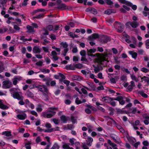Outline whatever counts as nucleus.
Segmentation results:
<instances>
[{
	"label": "nucleus",
	"instance_id": "603ef678",
	"mask_svg": "<svg viewBox=\"0 0 149 149\" xmlns=\"http://www.w3.org/2000/svg\"><path fill=\"white\" fill-rule=\"evenodd\" d=\"M53 121L54 124L56 125H58L59 124V121L58 119H56V118H53Z\"/></svg>",
	"mask_w": 149,
	"mask_h": 149
},
{
	"label": "nucleus",
	"instance_id": "9b49d317",
	"mask_svg": "<svg viewBox=\"0 0 149 149\" xmlns=\"http://www.w3.org/2000/svg\"><path fill=\"white\" fill-rule=\"evenodd\" d=\"M42 116L45 118H50L54 116L55 115L54 113H53L52 114L51 113H47L46 112H44L42 113Z\"/></svg>",
	"mask_w": 149,
	"mask_h": 149
},
{
	"label": "nucleus",
	"instance_id": "473e14b6",
	"mask_svg": "<svg viewBox=\"0 0 149 149\" xmlns=\"http://www.w3.org/2000/svg\"><path fill=\"white\" fill-rule=\"evenodd\" d=\"M44 15L43 14H41L38 15H37L33 17L34 19H39L41 18H43L44 17Z\"/></svg>",
	"mask_w": 149,
	"mask_h": 149
},
{
	"label": "nucleus",
	"instance_id": "052dcab7",
	"mask_svg": "<svg viewBox=\"0 0 149 149\" xmlns=\"http://www.w3.org/2000/svg\"><path fill=\"white\" fill-rule=\"evenodd\" d=\"M127 134L128 135V136H127V138L128 141L130 142H132L133 141V140L132 139V138L129 136V134L128 133H127Z\"/></svg>",
	"mask_w": 149,
	"mask_h": 149
},
{
	"label": "nucleus",
	"instance_id": "aec40b11",
	"mask_svg": "<svg viewBox=\"0 0 149 149\" xmlns=\"http://www.w3.org/2000/svg\"><path fill=\"white\" fill-rule=\"evenodd\" d=\"M102 101L107 103H109L110 102L109 97L108 96H105L102 98Z\"/></svg>",
	"mask_w": 149,
	"mask_h": 149
},
{
	"label": "nucleus",
	"instance_id": "412c9836",
	"mask_svg": "<svg viewBox=\"0 0 149 149\" xmlns=\"http://www.w3.org/2000/svg\"><path fill=\"white\" fill-rule=\"evenodd\" d=\"M26 95L28 97L30 98H32L34 97L33 94L29 90L26 91Z\"/></svg>",
	"mask_w": 149,
	"mask_h": 149
},
{
	"label": "nucleus",
	"instance_id": "a18cd8bd",
	"mask_svg": "<svg viewBox=\"0 0 149 149\" xmlns=\"http://www.w3.org/2000/svg\"><path fill=\"white\" fill-rule=\"evenodd\" d=\"M38 1L40 3H42V5L43 6H45L47 4V2L46 1Z\"/></svg>",
	"mask_w": 149,
	"mask_h": 149
},
{
	"label": "nucleus",
	"instance_id": "dca6fc26",
	"mask_svg": "<svg viewBox=\"0 0 149 149\" xmlns=\"http://www.w3.org/2000/svg\"><path fill=\"white\" fill-rule=\"evenodd\" d=\"M52 79L49 77H45L43 79V80L45 81V84L47 86H50V81H52Z\"/></svg>",
	"mask_w": 149,
	"mask_h": 149
},
{
	"label": "nucleus",
	"instance_id": "c756f323",
	"mask_svg": "<svg viewBox=\"0 0 149 149\" xmlns=\"http://www.w3.org/2000/svg\"><path fill=\"white\" fill-rule=\"evenodd\" d=\"M3 135H5L7 136H11V132L9 131H5L2 132Z\"/></svg>",
	"mask_w": 149,
	"mask_h": 149
},
{
	"label": "nucleus",
	"instance_id": "6ab92c4d",
	"mask_svg": "<svg viewBox=\"0 0 149 149\" xmlns=\"http://www.w3.org/2000/svg\"><path fill=\"white\" fill-rule=\"evenodd\" d=\"M139 25V23L136 21H133L131 22V24H130V26L131 27L134 28H136Z\"/></svg>",
	"mask_w": 149,
	"mask_h": 149
},
{
	"label": "nucleus",
	"instance_id": "0eeeda50",
	"mask_svg": "<svg viewBox=\"0 0 149 149\" xmlns=\"http://www.w3.org/2000/svg\"><path fill=\"white\" fill-rule=\"evenodd\" d=\"M111 40L110 37L107 36H103L101 39V42L103 43H106Z\"/></svg>",
	"mask_w": 149,
	"mask_h": 149
},
{
	"label": "nucleus",
	"instance_id": "a19ab883",
	"mask_svg": "<svg viewBox=\"0 0 149 149\" xmlns=\"http://www.w3.org/2000/svg\"><path fill=\"white\" fill-rule=\"evenodd\" d=\"M90 86L92 88L93 91H96V86L95 84L92 83L90 84Z\"/></svg>",
	"mask_w": 149,
	"mask_h": 149
},
{
	"label": "nucleus",
	"instance_id": "3c124183",
	"mask_svg": "<svg viewBox=\"0 0 149 149\" xmlns=\"http://www.w3.org/2000/svg\"><path fill=\"white\" fill-rule=\"evenodd\" d=\"M92 36L94 39L98 38L99 37V35L97 33H94L92 34Z\"/></svg>",
	"mask_w": 149,
	"mask_h": 149
},
{
	"label": "nucleus",
	"instance_id": "5701e85b",
	"mask_svg": "<svg viewBox=\"0 0 149 149\" xmlns=\"http://www.w3.org/2000/svg\"><path fill=\"white\" fill-rule=\"evenodd\" d=\"M93 66L94 68V71L95 73H97L100 71V69L99 68V66L98 65H97L96 66L95 65H93Z\"/></svg>",
	"mask_w": 149,
	"mask_h": 149
},
{
	"label": "nucleus",
	"instance_id": "e433bc0d",
	"mask_svg": "<svg viewBox=\"0 0 149 149\" xmlns=\"http://www.w3.org/2000/svg\"><path fill=\"white\" fill-rule=\"evenodd\" d=\"M141 71L143 72L147 73L149 72V70L145 67H143L141 68Z\"/></svg>",
	"mask_w": 149,
	"mask_h": 149
},
{
	"label": "nucleus",
	"instance_id": "bf43d9fd",
	"mask_svg": "<svg viewBox=\"0 0 149 149\" xmlns=\"http://www.w3.org/2000/svg\"><path fill=\"white\" fill-rule=\"evenodd\" d=\"M102 55L104 58H106V57H108V54L107 52H104L102 54Z\"/></svg>",
	"mask_w": 149,
	"mask_h": 149
},
{
	"label": "nucleus",
	"instance_id": "8fccbe9b",
	"mask_svg": "<svg viewBox=\"0 0 149 149\" xmlns=\"http://www.w3.org/2000/svg\"><path fill=\"white\" fill-rule=\"evenodd\" d=\"M43 62L42 61H39L36 63V65L39 66H41L42 65Z\"/></svg>",
	"mask_w": 149,
	"mask_h": 149
},
{
	"label": "nucleus",
	"instance_id": "4468645a",
	"mask_svg": "<svg viewBox=\"0 0 149 149\" xmlns=\"http://www.w3.org/2000/svg\"><path fill=\"white\" fill-rule=\"evenodd\" d=\"M96 49L94 48L91 49L89 50L87 49V54L89 56H93V53H94L96 51Z\"/></svg>",
	"mask_w": 149,
	"mask_h": 149
},
{
	"label": "nucleus",
	"instance_id": "b1692460",
	"mask_svg": "<svg viewBox=\"0 0 149 149\" xmlns=\"http://www.w3.org/2000/svg\"><path fill=\"white\" fill-rule=\"evenodd\" d=\"M65 68L67 70H75V67L72 66L71 64L67 65Z\"/></svg>",
	"mask_w": 149,
	"mask_h": 149
},
{
	"label": "nucleus",
	"instance_id": "f257e3e1",
	"mask_svg": "<svg viewBox=\"0 0 149 149\" xmlns=\"http://www.w3.org/2000/svg\"><path fill=\"white\" fill-rule=\"evenodd\" d=\"M114 26L118 32L121 33L123 32V29L124 28V25L123 24L119 22L116 21L114 22Z\"/></svg>",
	"mask_w": 149,
	"mask_h": 149
},
{
	"label": "nucleus",
	"instance_id": "49530a36",
	"mask_svg": "<svg viewBox=\"0 0 149 149\" xmlns=\"http://www.w3.org/2000/svg\"><path fill=\"white\" fill-rule=\"evenodd\" d=\"M50 38L52 40H54L56 39V36L53 34H52L49 36Z\"/></svg>",
	"mask_w": 149,
	"mask_h": 149
},
{
	"label": "nucleus",
	"instance_id": "c9c22d12",
	"mask_svg": "<svg viewBox=\"0 0 149 149\" xmlns=\"http://www.w3.org/2000/svg\"><path fill=\"white\" fill-rule=\"evenodd\" d=\"M123 99V97L121 96H117L116 98H115L114 100L118 101L119 102L120 100H122Z\"/></svg>",
	"mask_w": 149,
	"mask_h": 149
},
{
	"label": "nucleus",
	"instance_id": "4c0bfd02",
	"mask_svg": "<svg viewBox=\"0 0 149 149\" xmlns=\"http://www.w3.org/2000/svg\"><path fill=\"white\" fill-rule=\"evenodd\" d=\"M25 111H22L21 109H15L16 113H19V114L24 113V112H25Z\"/></svg>",
	"mask_w": 149,
	"mask_h": 149
},
{
	"label": "nucleus",
	"instance_id": "7ed1b4c3",
	"mask_svg": "<svg viewBox=\"0 0 149 149\" xmlns=\"http://www.w3.org/2000/svg\"><path fill=\"white\" fill-rule=\"evenodd\" d=\"M119 2L125 4L128 6L131 7L132 9L135 10L137 8V6L135 5H133V4L127 1H119Z\"/></svg>",
	"mask_w": 149,
	"mask_h": 149
},
{
	"label": "nucleus",
	"instance_id": "72a5a7b5",
	"mask_svg": "<svg viewBox=\"0 0 149 149\" xmlns=\"http://www.w3.org/2000/svg\"><path fill=\"white\" fill-rule=\"evenodd\" d=\"M130 76L132 80L136 82H137L139 81V79L137 78L135 75H131Z\"/></svg>",
	"mask_w": 149,
	"mask_h": 149
},
{
	"label": "nucleus",
	"instance_id": "c85d7f7f",
	"mask_svg": "<svg viewBox=\"0 0 149 149\" xmlns=\"http://www.w3.org/2000/svg\"><path fill=\"white\" fill-rule=\"evenodd\" d=\"M60 45L63 46V47L65 49L68 48V45L67 42H62L60 43Z\"/></svg>",
	"mask_w": 149,
	"mask_h": 149
},
{
	"label": "nucleus",
	"instance_id": "e2e57ef3",
	"mask_svg": "<svg viewBox=\"0 0 149 149\" xmlns=\"http://www.w3.org/2000/svg\"><path fill=\"white\" fill-rule=\"evenodd\" d=\"M9 30L10 31V33H15L16 32V31H14L12 28V27L11 26H9Z\"/></svg>",
	"mask_w": 149,
	"mask_h": 149
},
{
	"label": "nucleus",
	"instance_id": "37998d69",
	"mask_svg": "<svg viewBox=\"0 0 149 149\" xmlns=\"http://www.w3.org/2000/svg\"><path fill=\"white\" fill-rule=\"evenodd\" d=\"M80 55L83 56H84L86 55V52L85 50H83L81 51L80 52Z\"/></svg>",
	"mask_w": 149,
	"mask_h": 149
},
{
	"label": "nucleus",
	"instance_id": "ea45409f",
	"mask_svg": "<svg viewBox=\"0 0 149 149\" xmlns=\"http://www.w3.org/2000/svg\"><path fill=\"white\" fill-rule=\"evenodd\" d=\"M112 10V9H108L105 11V14L109 15L113 12Z\"/></svg>",
	"mask_w": 149,
	"mask_h": 149
},
{
	"label": "nucleus",
	"instance_id": "6e6d98bb",
	"mask_svg": "<svg viewBox=\"0 0 149 149\" xmlns=\"http://www.w3.org/2000/svg\"><path fill=\"white\" fill-rule=\"evenodd\" d=\"M69 50L68 48L65 49H64V53L62 54L64 56H65L66 55V54Z\"/></svg>",
	"mask_w": 149,
	"mask_h": 149
},
{
	"label": "nucleus",
	"instance_id": "f8f14e48",
	"mask_svg": "<svg viewBox=\"0 0 149 149\" xmlns=\"http://www.w3.org/2000/svg\"><path fill=\"white\" fill-rule=\"evenodd\" d=\"M22 78L20 77H15L13 79V84L14 85H16L17 82L22 80Z\"/></svg>",
	"mask_w": 149,
	"mask_h": 149
},
{
	"label": "nucleus",
	"instance_id": "774afa93",
	"mask_svg": "<svg viewBox=\"0 0 149 149\" xmlns=\"http://www.w3.org/2000/svg\"><path fill=\"white\" fill-rule=\"evenodd\" d=\"M82 144L83 145L81 146V147L83 148V149H89V148L85 143H82Z\"/></svg>",
	"mask_w": 149,
	"mask_h": 149
},
{
	"label": "nucleus",
	"instance_id": "09e8293b",
	"mask_svg": "<svg viewBox=\"0 0 149 149\" xmlns=\"http://www.w3.org/2000/svg\"><path fill=\"white\" fill-rule=\"evenodd\" d=\"M70 120H71L73 123L74 124L76 123V120L75 119V117L73 116H72L70 118Z\"/></svg>",
	"mask_w": 149,
	"mask_h": 149
},
{
	"label": "nucleus",
	"instance_id": "ddd939ff",
	"mask_svg": "<svg viewBox=\"0 0 149 149\" xmlns=\"http://www.w3.org/2000/svg\"><path fill=\"white\" fill-rule=\"evenodd\" d=\"M9 107L4 104L2 100H0V108L3 110L7 109L9 108Z\"/></svg>",
	"mask_w": 149,
	"mask_h": 149
},
{
	"label": "nucleus",
	"instance_id": "864d4df0",
	"mask_svg": "<svg viewBox=\"0 0 149 149\" xmlns=\"http://www.w3.org/2000/svg\"><path fill=\"white\" fill-rule=\"evenodd\" d=\"M78 52V49L77 47L75 46L72 49V52L73 53H76Z\"/></svg>",
	"mask_w": 149,
	"mask_h": 149
},
{
	"label": "nucleus",
	"instance_id": "69168bd1",
	"mask_svg": "<svg viewBox=\"0 0 149 149\" xmlns=\"http://www.w3.org/2000/svg\"><path fill=\"white\" fill-rule=\"evenodd\" d=\"M133 87H134L130 85L128 86V87L127 88V89L129 92H131L133 90Z\"/></svg>",
	"mask_w": 149,
	"mask_h": 149
},
{
	"label": "nucleus",
	"instance_id": "4d7b16f0",
	"mask_svg": "<svg viewBox=\"0 0 149 149\" xmlns=\"http://www.w3.org/2000/svg\"><path fill=\"white\" fill-rule=\"evenodd\" d=\"M112 50L113 52V53L114 54H116L118 53V51L115 48H113L112 49Z\"/></svg>",
	"mask_w": 149,
	"mask_h": 149
},
{
	"label": "nucleus",
	"instance_id": "423d86ee",
	"mask_svg": "<svg viewBox=\"0 0 149 149\" xmlns=\"http://www.w3.org/2000/svg\"><path fill=\"white\" fill-rule=\"evenodd\" d=\"M20 92L17 91V92H15L13 95V97L14 99H17L18 100H22L23 98H24L23 96L22 95H20L19 93Z\"/></svg>",
	"mask_w": 149,
	"mask_h": 149
},
{
	"label": "nucleus",
	"instance_id": "a211bd4d",
	"mask_svg": "<svg viewBox=\"0 0 149 149\" xmlns=\"http://www.w3.org/2000/svg\"><path fill=\"white\" fill-rule=\"evenodd\" d=\"M93 139L91 137H88L87 138V140H86L87 141V144L89 146H91L92 145V143L93 141Z\"/></svg>",
	"mask_w": 149,
	"mask_h": 149
},
{
	"label": "nucleus",
	"instance_id": "6e6552de",
	"mask_svg": "<svg viewBox=\"0 0 149 149\" xmlns=\"http://www.w3.org/2000/svg\"><path fill=\"white\" fill-rule=\"evenodd\" d=\"M86 11L90 12L94 15H96L97 13V10L95 9L92 7H89L87 8L86 9Z\"/></svg>",
	"mask_w": 149,
	"mask_h": 149
},
{
	"label": "nucleus",
	"instance_id": "39448f33",
	"mask_svg": "<svg viewBox=\"0 0 149 149\" xmlns=\"http://www.w3.org/2000/svg\"><path fill=\"white\" fill-rule=\"evenodd\" d=\"M39 90L43 93L44 92H46V93H48L49 91L46 86L45 85H38V88Z\"/></svg>",
	"mask_w": 149,
	"mask_h": 149
},
{
	"label": "nucleus",
	"instance_id": "1a4fd4ad",
	"mask_svg": "<svg viewBox=\"0 0 149 149\" xmlns=\"http://www.w3.org/2000/svg\"><path fill=\"white\" fill-rule=\"evenodd\" d=\"M22 114H18L16 116L17 119L20 120H24L27 118L26 114L24 112Z\"/></svg>",
	"mask_w": 149,
	"mask_h": 149
},
{
	"label": "nucleus",
	"instance_id": "4be33fe9",
	"mask_svg": "<svg viewBox=\"0 0 149 149\" xmlns=\"http://www.w3.org/2000/svg\"><path fill=\"white\" fill-rule=\"evenodd\" d=\"M73 78L74 80L80 81L82 80V77L78 75H75L73 76Z\"/></svg>",
	"mask_w": 149,
	"mask_h": 149
},
{
	"label": "nucleus",
	"instance_id": "f704fd0d",
	"mask_svg": "<svg viewBox=\"0 0 149 149\" xmlns=\"http://www.w3.org/2000/svg\"><path fill=\"white\" fill-rule=\"evenodd\" d=\"M41 71L44 73H49L50 72V70L49 69L45 68L41 69Z\"/></svg>",
	"mask_w": 149,
	"mask_h": 149
},
{
	"label": "nucleus",
	"instance_id": "7c9ffc66",
	"mask_svg": "<svg viewBox=\"0 0 149 149\" xmlns=\"http://www.w3.org/2000/svg\"><path fill=\"white\" fill-rule=\"evenodd\" d=\"M108 109L109 111H110L109 113V114L110 115L112 116L114 115V109L113 108L111 107H109Z\"/></svg>",
	"mask_w": 149,
	"mask_h": 149
},
{
	"label": "nucleus",
	"instance_id": "c03bdc74",
	"mask_svg": "<svg viewBox=\"0 0 149 149\" xmlns=\"http://www.w3.org/2000/svg\"><path fill=\"white\" fill-rule=\"evenodd\" d=\"M142 144L144 146H149V143L147 140L143 141L142 143Z\"/></svg>",
	"mask_w": 149,
	"mask_h": 149
},
{
	"label": "nucleus",
	"instance_id": "f3484780",
	"mask_svg": "<svg viewBox=\"0 0 149 149\" xmlns=\"http://www.w3.org/2000/svg\"><path fill=\"white\" fill-rule=\"evenodd\" d=\"M129 53L132 56V57L134 59H136L137 56V54L134 52L133 51H129Z\"/></svg>",
	"mask_w": 149,
	"mask_h": 149
},
{
	"label": "nucleus",
	"instance_id": "f03ea898",
	"mask_svg": "<svg viewBox=\"0 0 149 149\" xmlns=\"http://www.w3.org/2000/svg\"><path fill=\"white\" fill-rule=\"evenodd\" d=\"M56 8L58 9L64 10L68 8V6L64 3H62L61 1H56Z\"/></svg>",
	"mask_w": 149,
	"mask_h": 149
},
{
	"label": "nucleus",
	"instance_id": "cd10ccee",
	"mask_svg": "<svg viewBox=\"0 0 149 149\" xmlns=\"http://www.w3.org/2000/svg\"><path fill=\"white\" fill-rule=\"evenodd\" d=\"M116 112L118 114H123L126 113V111L122 110L120 109H117Z\"/></svg>",
	"mask_w": 149,
	"mask_h": 149
},
{
	"label": "nucleus",
	"instance_id": "a878e982",
	"mask_svg": "<svg viewBox=\"0 0 149 149\" xmlns=\"http://www.w3.org/2000/svg\"><path fill=\"white\" fill-rule=\"evenodd\" d=\"M18 89L14 88H12L10 90V91L11 93V95H13L15 93L17 92L18 91Z\"/></svg>",
	"mask_w": 149,
	"mask_h": 149
},
{
	"label": "nucleus",
	"instance_id": "0e129e2a",
	"mask_svg": "<svg viewBox=\"0 0 149 149\" xmlns=\"http://www.w3.org/2000/svg\"><path fill=\"white\" fill-rule=\"evenodd\" d=\"M60 91L61 90L59 89H57L54 93L55 95L56 96L58 95L60 93Z\"/></svg>",
	"mask_w": 149,
	"mask_h": 149
},
{
	"label": "nucleus",
	"instance_id": "393cba45",
	"mask_svg": "<svg viewBox=\"0 0 149 149\" xmlns=\"http://www.w3.org/2000/svg\"><path fill=\"white\" fill-rule=\"evenodd\" d=\"M139 93L144 98H147L148 97V95L147 94L144 93L143 91H139Z\"/></svg>",
	"mask_w": 149,
	"mask_h": 149
},
{
	"label": "nucleus",
	"instance_id": "2f4dec72",
	"mask_svg": "<svg viewBox=\"0 0 149 149\" xmlns=\"http://www.w3.org/2000/svg\"><path fill=\"white\" fill-rule=\"evenodd\" d=\"M59 146L57 143H55L51 149H59Z\"/></svg>",
	"mask_w": 149,
	"mask_h": 149
},
{
	"label": "nucleus",
	"instance_id": "de8ad7c7",
	"mask_svg": "<svg viewBox=\"0 0 149 149\" xmlns=\"http://www.w3.org/2000/svg\"><path fill=\"white\" fill-rule=\"evenodd\" d=\"M46 28L49 31H51L53 29V26L52 25H49L47 26Z\"/></svg>",
	"mask_w": 149,
	"mask_h": 149
},
{
	"label": "nucleus",
	"instance_id": "2eb2a0df",
	"mask_svg": "<svg viewBox=\"0 0 149 149\" xmlns=\"http://www.w3.org/2000/svg\"><path fill=\"white\" fill-rule=\"evenodd\" d=\"M33 51L34 53L36 54L40 53L41 51L38 47L34 46L33 48Z\"/></svg>",
	"mask_w": 149,
	"mask_h": 149
},
{
	"label": "nucleus",
	"instance_id": "13d9d810",
	"mask_svg": "<svg viewBox=\"0 0 149 149\" xmlns=\"http://www.w3.org/2000/svg\"><path fill=\"white\" fill-rule=\"evenodd\" d=\"M56 82L55 80L51 81L50 85L52 86H55L56 85Z\"/></svg>",
	"mask_w": 149,
	"mask_h": 149
},
{
	"label": "nucleus",
	"instance_id": "9d476101",
	"mask_svg": "<svg viewBox=\"0 0 149 149\" xmlns=\"http://www.w3.org/2000/svg\"><path fill=\"white\" fill-rule=\"evenodd\" d=\"M61 120L64 123H67L68 121L70 120V118L69 116H66L65 115H62L60 117Z\"/></svg>",
	"mask_w": 149,
	"mask_h": 149
},
{
	"label": "nucleus",
	"instance_id": "58836bf2",
	"mask_svg": "<svg viewBox=\"0 0 149 149\" xmlns=\"http://www.w3.org/2000/svg\"><path fill=\"white\" fill-rule=\"evenodd\" d=\"M75 102L78 105L82 103L81 101L78 97L76 99Z\"/></svg>",
	"mask_w": 149,
	"mask_h": 149
},
{
	"label": "nucleus",
	"instance_id": "20e7f679",
	"mask_svg": "<svg viewBox=\"0 0 149 149\" xmlns=\"http://www.w3.org/2000/svg\"><path fill=\"white\" fill-rule=\"evenodd\" d=\"M2 87L4 89L9 88L12 87L13 84L11 82L8 80H5L3 82Z\"/></svg>",
	"mask_w": 149,
	"mask_h": 149
},
{
	"label": "nucleus",
	"instance_id": "338daca9",
	"mask_svg": "<svg viewBox=\"0 0 149 149\" xmlns=\"http://www.w3.org/2000/svg\"><path fill=\"white\" fill-rule=\"evenodd\" d=\"M30 143H26L25 144V147L26 149H31V146L30 145Z\"/></svg>",
	"mask_w": 149,
	"mask_h": 149
},
{
	"label": "nucleus",
	"instance_id": "79ce46f5",
	"mask_svg": "<svg viewBox=\"0 0 149 149\" xmlns=\"http://www.w3.org/2000/svg\"><path fill=\"white\" fill-rule=\"evenodd\" d=\"M145 44L146 48L149 49V39L146 40Z\"/></svg>",
	"mask_w": 149,
	"mask_h": 149
},
{
	"label": "nucleus",
	"instance_id": "680f3d73",
	"mask_svg": "<svg viewBox=\"0 0 149 149\" xmlns=\"http://www.w3.org/2000/svg\"><path fill=\"white\" fill-rule=\"evenodd\" d=\"M42 48L44 52L45 53L49 52V49L48 47H42Z\"/></svg>",
	"mask_w": 149,
	"mask_h": 149
},
{
	"label": "nucleus",
	"instance_id": "5fc2aeb1",
	"mask_svg": "<svg viewBox=\"0 0 149 149\" xmlns=\"http://www.w3.org/2000/svg\"><path fill=\"white\" fill-rule=\"evenodd\" d=\"M83 93L85 95H87L88 92L85 89V88H82L81 89Z\"/></svg>",
	"mask_w": 149,
	"mask_h": 149
},
{
	"label": "nucleus",
	"instance_id": "bb28decb",
	"mask_svg": "<svg viewBox=\"0 0 149 149\" xmlns=\"http://www.w3.org/2000/svg\"><path fill=\"white\" fill-rule=\"evenodd\" d=\"M26 28L28 30V32L31 33L33 31L34 28L32 26L28 25L26 26Z\"/></svg>",
	"mask_w": 149,
	"mask_h": 149
}]
</instances>
